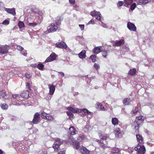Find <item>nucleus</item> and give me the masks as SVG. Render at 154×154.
Segmentation results:
<instances>
[{
    "instance_id": "obj_1",
    "label": "nucleus",
    "mask_w": 154,
    "mask_h": 154,
    "mask_svg": "<svg viewBox=\"0 0 154 154\" xmlns=\"http://www.w3.org/2000/svg\"><path fill=\"white\" fill-rule=\"evenodd\" d=\"M68 141L73 145L74 148L77 149H79L82 154H89V151L85 147H80L79 146V143L75 140L72 136H70Z\"/></svg>"
},
{
    "instance_id": "obj_2",
    "label": "nucleus",
    "mask_w": 154,
    "mask_h": 154,
    "mask_svg": "<svg viewBox=\"0 0 154 154\" xmlns=\"http://www.w3.org/2000/svg\"><path fill=\"white\" fill-rule=\"evenodd\" d=\"M61 24L59 18H57L55 21L51 23L48 28V32H55L57 29L58 26Z\"/></svg>"
},
{
    "instance_id": "obj_3",
    "label": "nucleus",
    "mask_w": 154,
    "mask_h": 154,
    "mask_svg": "<svg viewBox=\"0 0 154 154\" xmlns=\"http://www.w3.org/2000/svg\"><path fill=\"white\" fill-rule=\"evenodd\" d=\"M144 120V118L142 116H140L136 118V120L134 123V125L135 126L134 128L136 130L138 129L139 125Z\"/></svg>"
},
{
    "instance_id": "obj_4",
    "label": "nucleus",
    "mask_w": 154,
    "mask_h": 154,
    "mask_svg": "<svg viewBox=\"0 0 154 154\" xmlns=\"http://www.w3.org/2000/svg\"><path fill=\"white\" fill-rule=\"evenodd\" d=\"M134 149L137 151V154H144L146 152L144 146L143 145H140L139 144L134 148Z\"/></svg>"
},
{
    "instance_id": "obj_5",
    "label": "nucleus",
    "mask_w": 154,
    "mask_h": 154,
    "mask_svg": "<svg viewBox=\"0 0 154 154\" xmlns=\"http://www.w3.org/2000/svg\"><path fill=\"white\" fill-rule=\"evenodd\" d=\"M26 86L27 88H28V90L23 91L20 95L21 97L23 98H28L29 96V91H30L31 90L30 85L29 83H26Z\"/></svg>"
},
{
    "instance_id": "obj_6",
    "label": "nucleus",
    "mask_w": 154,
    "mask_h": 154,
    "mask_svg": "<svg viewBox=\"0 0 154 154\" xmlns=\"http://www.w3.org/2000/svg\"><path fill=\"white\" fill-rule=\"evenodd\" d=\"M44 11H34L36 16L37 17V21L40 23L42 22L43 15Z\"/></svg>"
},
{
    "instance_id": "obj_7",
    "label": "nucleus",
    "mask_w": 154,
    "mask_h": 154,
    "mask_svg": "<svg viewBox=\"0 0 154 154\" xmlns=\"http://www.w3.org/2000/svg\"><path fill=\"white\" fill-rule=\"evenodd\" d=\"M62 142V141L59 138H57L55 140L53 146V147L55 151H57L58 150Z\"/></svg>"
},
{
    "instance_id": "obj_8",
    "label": "nucleus",
    "mask_w": 154,
    "mask_h": 154,
    "mask_svg": "<svg viewBox=\"0 0 154 154\" xmlns=\"http://www.w3.org/2000/svg\"><path fill=\"white\" fill-rule=\"evenodd\" d=\"M90 14L93 17H95L98 20H101V14L99 12L94 10L91 12Z\"/></svg>"
},
{
    "instance_id": "obj_9",
    "label": "nucleus",
    "mask_w": 154,
    "mask_h": 154,
    "mask_svg": "<svg viewBox=\"0 0 154 154\" xmlns=\"http://www.w3.org/2000/svg\"><path fill=\"white\" fill-rule=\"evenodd\" d=\"M56 47L59 48L66 49L67 48V46L65 43L62 41L57 42L56 44Z\"/></svg>"
},
{
    "instance_id": "obj_10",
    "label": "nucleus",
    "mask_w": 154,
    "mask_h": 154,
    "mask_svg": "<svg viewBox=\"0 0 154 154\" xmlns=\"http://www.w3.org/2000/svg\"><path fill=\"white\" fill-rule=\"evenodd\" d=\"M56 57V55L54 53H53L47 58L45 60V63H47L53 61L55 60Z\"/></svg>"
},
{
    "instance_id": "obj_11",
    "label": "nucleus",
    "mask_w": 154,
    "mask_h": 154,
    "mask_svg": "<svg viewBox=\"0 0 154 154\" xmlns=\"http://www.w3.org/2000/svg\"><path fill=\"white\" fill-rule=\"evenodd\" d=\"M40 117L39 113L37 112L34 115L32 120L34 124H37L39 122Z\"/></svg>"
},
{
    "instance_id": "obj_12",
    "label": "nucleus",
    "mask_w": 154,
    "mask_h": 154,
    "mask_svg": "<svg viewBox=\"0 0 154 154\" xmlns=\"http://www.w3.org/2000/svg\"><path fill=\"white\" fill-rule=\"evenodd\" d=\"M127 27L131 31H135L136 30V27L134 25L130 22H128L127 23Z\"/></svg>"
},
{
    "instance_id": "obj_13",
    "label": "nucleus",
    "mask_w": 154,
    "mask_h": 154,
    "mask_svg": "<svg viewBox=\"0 0 154 154\" xmlns=\"http://www.w3.org/2000/svg\"><path fill=\"white\" fill-rule=\"evenodd\" d=\"M151 0H134V1L137 2L138 5H145L150 1Z\"/></svg>"
},
{
    "instance_id": "obj_14",
    "label": "nucleus",
    "mask_w": 154,
    "mask_h": 154,
    "mask_svg": "<svg viewBox=\"0 0 154 154\" xmlns=\"http://www.w3.org/2000/svg\"><path fill=\"white\" fill-rule=\"evenodd\" d=\"M124 41L123 39H121L119 41H116L115 43L112 45L113 47L119 46L124 44Z\"/></svg>"
},
{
    "instance_id": "obj_15",
    "label": "nucleus",
    "mask_w": 154,
    "mask_h": 154,
    "mask_svg": "<svg viewBox=\"0 0 154 154\" xmlns=\"http://www.w3.org/2000/svg\"><path fill=\"white\" fill-rule=\"evenodd\" d=\"M48 86L49 87V94L50 95H52L53 94L55 89V86L53 85H50L49 84Z\"/></svg>"
},
{
    "instance_id": "obj_16",
    "label": "nucleus",
    "mask_w": 154,
    "mask_h": 154,
    "mask_svg": "<svg viewBox=\"0 0 154 154\" xmlns=\"http://www.w3.org/2000/svg\"><path fill=\"white\" fill-rule=\"evenodd\" d=\"M17 50L20 51H23L22 52L21 54L25 56H26L27 54L26 50H24L23 48L20 45H17Z\"/></svg>"
},
{
    "instance_id": "obj_17",
    "label": "nucleus",
    "mask_w": 154,
    "mask_h": 154,
    "mask_svg": "<svg viewBox=\"0 0 154 154\" xmlns=\"http://www.w3.org/2000/svg\"><path fill=\"white\" fill-rule=\"evenodd\" d=\"M67 109L73 113H79L81 111L80 109L77 108H73L72 107H68Z\"/></svg>"
},
{
    "instance_id": "obj_18",
    "label": "nucleus",
    "mask_w": 154,
    "mask_h": 154,
    "mask_svg": "<svg viewBox=\"0 0 154 154\" xmlns=\"http://www.w3.org/2000/svg\"><path fill=\"white\" fill-rule=\"evenodd\" d=\"M114 133L116 136L121 137L122 136V133L119 128H117L114 130Z\"/></svg>"
},
{
    "instance_id": "obj_19",
    "label": "nucleus",
    "mask_w": 154,
    "mask_h": 154,
    "mask_svg": "<svg viewBox=\"0 0 154 154\" xmlns=\"http://www.w3.org/2000/svg\"><path fill=\"white\" fill-rule=\"evenodd\" d=\"M76 131V130L73 127H70L69 128V133L70 135L75 134Z\"/></svg>"
},
{
    "instance_id": "obj_20",
    "label": "nucleus",
    "mask_w": 154,
    "mask_h": 154,
    "mask_svg": "<svg viewBox=\"0 0 154 154\" xmlns=\"http://www.w3.org/2000/svg\"><path fill=\"white\" fill-rule=\"evenodd\" d=\"M136 138L137 141L140 143H143V138L141 135L138 134L136 135Z\"/></svg>"
},
{
    "instance_id": "obj_21",
    "label": "nucleus",
    "mask_w": 154,
    "mask_h": 154,
    "mask_svg": "<svg viewBox=\"0 0 154 154\" xmlns=\"http://www.w3.org/2000/svg\"><path fill=\"white\" fill-rule=\"evenodd\" d=\"M79 56L81 59L85 58L86 57V51L85 50H82L79 54Z\"/></svg>"
},
{
    "instance_id": "obj_22",
    "label": "nucleus",
    "mask_w": 154,
    "mask_h": 154,
    "mask_svg": "<svg viewBox=\"0 0 154 154\" xmlns=\"http://www.w3.org/2000/svg\"><path fill=\"white\" fill-rule=\"evenodd\" d=\"M99 137L100 139L103 140H109L110 138L108 135L106 134H101L99 135Z\"/></svg>"
},
{
    "instance_id": "obj_23",
    "label": "nucleus",
    "mask_w": 154,
    "mask_h": 154,
    "mask_svg": "<svg viewBox=\"0 0 154 154\" xmlns=\"http://www.w3.org/2000/svg\"><path fill=\"white\" fill-rule=\"evenodd\" d=\"M102 46H98L94 48L93 50V52L94 53L98 54L101 51V48Z\"/></svg>"
},
{
    "instance_id": "obj_24",
    "label": "nucleus",
    "mask_w": 154,
    "mask_h": 154,
    "mask_svg": "<svg viewBox=\"0 0 154 154\" xmlns=\"http://www.w3.org/2000/svg\"><path fill=\"white\" fill-rule=\"evenodd\" d=\"M80 112L83 113L85 115H88L91 113V112H89L88 110L85 109H80Z\"/></svg>"
},
{
    "instance_id": "obj_25",
    "label": "nucleus",
    "mask_w": 154,
    "mask_h": 154,
    "mask_svg": "<svg viewBox=\"0 0 154 154\" xmlns=\"http://www.w3.org/2000/svg\"><path fill=\"white\" fill-rule=\"evenodd\" d=\"M131 102V100L129 98H126L123 100V103L125 105H128Z\"/></svg>"
},
{
    "instance_id": "obj_26",
    "label": "nucleus",
    "mask_w": 154,
    "mask_h": 154,
    "mask_svg": "<svg viewBox=\"0 0 154 154\" xmlns=\"http://www.w3.org/2000/svg\"><path fill=\"white\" fill-rule=\"evenodd\" d=\"M112 122L113 125H117L119 124V120L116 118H113L112 119Z\"/></svg>"
},
{
    "instance_id": "obj_27",
    "label": "nucleus",
    "mask_w": 154,
    "mask_h": 154,
    "mask_svg": "<svg viewBox=\"0 0 154 154\" xmlns=\"http://www.w3.org/2000/svg\"><path fill=\"white\" fill-rule=\"evenodd\" d=\"M76 39L81 44H82L84 41V38L83 37L79 36L76 37Z\"/></svg>"
},
{
    "instance_id": "obj_28",
    "label": "nucleus",
    "mask_w": 154,
    "mask_h": 154,
    "mask_svg": "<svg viewBox=\"0 0 154 154\" xmlns=\"http://www.w3.org/2000/svg\"><path fill=\"white\" fill-rule=\"evenodd\" d=\"M136 72V69L134 68L132 69H130L129 72V74L131 75H134Z\"/></svg>"
},
{
    "instance_id": "obj_29",
    "label": "nucleus",
    "mask_w": 154,
    "mask_h": 154,
    "mask_svg": "<svg viewBox=\"0 0 154 154\" xmlns=\"http://www.w3.org/2000/svg\"><path fill=\"white\" fill-rule=\"evenodd\" d=\"M97 105L98 106V108L99 109L101 110L104 111L105 110V109L103 106L100 103H97Z\"/></svg>"
},
{
    "instance_id": "obj_30",
    "label": "nucleus",
    "mask_w": 154,
    "mask_h": 154,
    "mask_svg": "<svg viewBox=\"0 0 154 154\" xmlns=\"http://www.w3.org/2000/svg\"><path fill=\"white\" fill-rule=\"evenodd\" d=\"M13 97L14 99H15L17 101H19L21 100L20 98L21 97H20V96L19 94H15L13 95Z\"/></svg>"
},
{
    "instance_id": "obj_31",
    "label": "nucleus",
    "mask_w": 154,
    "mask_h": 154,
    "mask_svg": "<svg viewBox=\"0 0 154 154\" xmlns=\"http://www.w3.org/2000/svg\"><path fill=\"white\" fill-rule=\"evenodd\" d=\"M97 142H98V143H99L100 146L103 149H105L106 147V146H105V144L101 142V141L100 140H98Z\"/></svg>"
},
{
    "instance_id": "obj_32",
    "label": "nucleus",
    "mask_w": 154,
    "mask_h": 154,
    "mask_svg": "<svg viewBox=\"0 0 154 154\" xmlns=\"http://www.w3.org/2000/svg\"><path fill=\"white\" fill-rule=\"evenodd\" d=\"M46 117V119L48 120L52 121L54 119V117L49 114H47Z\"/></svg>"
},
{
    "instance_id": "obj_33",
    "label": "nucleus",
    "mask_w": 154,
    "mask_h": 154,
    "mask_svg": "<svg viewBox=\"0 0 154 154\" xmlns=\"http://www.w3.org/2000/svg\"><path fill=\"white\" fill-rule=\"evenodd\" d=\"M86 138V137L85 135H82L81 136H79V137H78L77 140L78 141H82L83 140H84Z\"/></svg>"
},
{
    "instance_id": "obj_34",
    "label": "nucleus",
    "mask_w": 154,
    "mask_h": 154,
    "mask_svg": "<svg viewBox=\"0 0 154 154\" xmlns=\"http://www.w3.org/2000/svg\"><path fill=\"white\" fill-rule=\"evenodd\" d=\"M113 152H112L110 154H118L119 150L118 148H114L113 150Z\"/></svg>"
},
{
    "instance_id": "obj_35",
    "label": "nucleus",
    "mask_w": 154,
    "mask_h": 154,
    "mask_svg": "<svg viewBox=\"0 0 154 154\" xmlns=\"http://www.w3.org/2000/svg\"><path fill=\"white\" fill-rule=\"evenodd\" d=\"M18 26L20 28H21L24 27V24L23 22L20 21L18 23Z\"/></svg>"
},
{
    "instance_id": "obj_36",
    "label": "nucleus",
    "mask_w": 154,
    "mask_h": 154,
    "mask_svg": "<svg viewBox=\"0 0 154 154\" xmlns=\"http://www.w3.org/2000/svg\"><path fill=\"white\" fill-rule=\"evenodd\" d=\"M2 108L3 109H6L8 107V106L5 103L2 104L0 105Z\"/></svg>"
},
{
    "instance_id": "obj_37",
    "label": "nucleus",
    "mask_w": 154,
    "mask_h": 154,
    "mask_svg": "<svg viewBox=\"0 0 154 154\" xmlns=\"http://www.w3.org/2000/svg\"><path fill=\"white\" fill-rule=\"evenodd\" d=\"M47 114L45 112H42L41 113V117L44 119H45L47 118L46 116H47Z\"/></svg>"
},
{
    "instance_id": "obj_38",
    "label": "nucleus",
    "mask_w": 154,
    "mask_h": 154,
    "mask_svg": "<svg viewBox=\"0 0 154 154\" xmlns=\"http://www.w3.org/2000/svg\"><path fill=\"white\" fill-rule=\"evenodd\" d=\"M44 67V65L42 64V63H39L37 65V67L39 69L41 70H43V68Z\"/></svg>"
},
{
    "instance_id": "obj_39",
    "label": "nucleus",
    "mask_w": 154,
    "mask_h": 154,
    "mask_svg": "<svg viewBox=\"0 0 154 154\" xmlns=\"http://www.w3.org/2000/svg\"><path fill=\"white\" fill-rule=\"evenodd\" d=\"M90 58L93 62H95L96 60V57L95 55H92L90 56Z\"/></svg>"
},
{
    "instance_id": "obj_40",
    "label": "nucleus",
    "mask_w": 154,
    "mask_h": 154,
    "mask_svg": "<svg viewBox=\"0 0 154 154\" xmlns=\"http://www.w3.org/2000/svg\"><path fill=\"white\" fill-rule=\"evenodd\" d=\"M10 14L13 16H15L16 14L15 9L14 8L10 9Z\"/></svg>"
},
{
    "instance_id": "obj_41",
    "label": "nucleus",
    "mask_w": 154,
    "mask_h": 154,
    "mask_svg": "<svg viewBox=\"0 0 154 154\" xmlns=\"http://www.w3.org/2000/svg\"><path fill=\"white\" fill-rule=\"evenodd\" d=\"M37 25V23H36L33 22V23H30L28 24V25L29 26H30L31 27H34L36 26Z\"/></svg>"
},
{
    "instance_id": "obj_42",
    "label": "nucleus",
    "mask_w": 154,
    "mask_h": 154,
    "mask_svg": "<svg viewBox=\"0 0 154 154\" xmlns=\"http://www.w3.org/2000/svg\"><path fill=\"white\" fill-rule=\"evenodd\" d=\"M136 7V4L135 3H133L131 6V10L133 11L134 10Z\"/></svg>"
},
{
    "instance_id": "obj_43",
    "label": "nucleus",
    "mask_w": 154,
    "mask_h": 154,
    "mask_svg": "<svg viewBox=\"0 0 154 154\" xmlns=\"http://www.w3.org/2000/svg\"><path fill=\"white\" fill-rule=\"evenodd\" d=\"M107 54V52L106 51H104L102 52V54L103 56L105 58L106 57V56Z\"/></svg>"
},
{
    "instance_id": "obj_44",
    "label": "nucleus",
    "mask_w": 154,
    "mask_h": 154,
    "mask_svg": "<svg viewBox=\"0 0 154 154\" xmlns=\"http://www.w3.org/2000/svg\"><path fill=\"white\" fill-rule=\"evenodd\" d=\"M125 4L129 5L133 2V0H125Z\"/></svg>"
},
{
    "instance_id": "obj_45",
    "label": "nucleus",
    "mask_w": 154,
    "mask_h": 154,
    "mask_svg": "<svg viewBox=\"0 0 154 154\" xmlns=\"http://www.w3.org/2000/svg\"><path fill=\"white\" fill-rule=\"evenodd\" d=\"M9 21L7 20H4L2 23V24L5 25H7L9 24Z\"/></svg>"
},
{
    "instance_id": "obj_46",
    "label": "nucleus",
    "mask_w": 154,
    "mask_h": 154,
    "mask_svg": "<svg viewBox=\"0 0 154 154\" xmlns=\"http://www.w3.org/2000/svg\"><path fill=\"white\" fill-rule=\"evenodd\" d=\"M0 95L2 97H4L6 95V94L5 92L2 91L0 92Z\"/></svg>"
},
{
    "instance_id": "obj_47",
    "label": "nucleus",
    "mask_w": 154,
    "mask_h": 154,
    "mask_svg": "<svg viewBox=\"0 0 154 154\" xmlns=\"http://www.w3.org/2000/svg\"><path fill=\"white\" fill-rule=\"evenodd\" d=\"M94 68L96 69H98L99 68V65L98 64H97V63H95L94 65Z\"/></svg>"
},
{
    "instance_id": "obj_48",
    "label": "nucleus",
    "mask_w": 154,
    "mask_h": 154,
    "mask_svg": "<svg viewBox=\"0 0 154 154\" xmlns=\"http://www.w3.org/2000/svg\"><path fill=\"white\" fill-rule=\"evenodd\" d=\"M138 111V109L137 108H135V109H134L132 110V112L134 114L136 113Z\"/></svg>"
},
{
    "instance_id": "obj_49",
    "label": "nucleus",
    "mask_w": 154,
    "mask_h": 154,
    "mask_svg": "<svg viewBox=\"0 0 154 154\" xmlns=\"http://www.w3.org/2000/svg\"><path fill=\"white\" fill-rule=\"evenodd\" d=\"M79 26L81 29L82 30H83L84 29V25H79Z\"/></svg>"
},
{
    "instance_id": "obj_50",
    "label": "nucleus",
    "mask_w": 154,
    "mask_h": 154,
    "mask_svg": "<svg viewBox=\"0 0 154 154\" xmlns=\"http://www.w3.org/2000/svg\"><path fill=\"white\" fill-rule=\"evenodd\" d=\"M39 154H48L47 152L45 151H40Z\"/></svg>"
},
{
    "instance_id": "obj_51",
    "label": "nucleus",
    "mask_w": 154,
    "mask_h": 154,
    "mask_svg": "<svg viewBox=\"0 0 154 154\" xmlns=\"http://www.w3.org/2000/svg\"><path fill=\"white\" fill-rule=\"evenodd\" d=\"M123 3L122 2L119 1L117 5L118 6H122L123 5Z\"/></svg>"
},
{
    "instance_id": "obj_52",
    "label": "nucleus",
    "mask_w": 154,
    "mask_h": 154,
    "mask_svg": "<svg viewBox=\"0 0 154 154\" xmlns=\"http://www.w3.org/2000/svg\"><path fill=\"white\" fill-rule=\"evenodd\" d=\"M67 114L68 116L71 117L72 116V113L71 111H70V112H67Z\"/></svg>"
},
{
    "instance_id": "obj_53",
    "label": "nucleus",
    "mask_w": 154,
    "mask_h": 154,
    "mask_svg": "<svg viewBox=\"0 0 154 154\" xmlns=\"http://www.w3.org/2000/svg\"><path fill=\"white\" fill-rule=\"evenodd\" d=\"M26 77L27 79H29L31 77L30 75L29 74L26 73L25 74Z\"/></svg>"
},
{
    "instance_id": "obj_54",
    "label": "nucleus",
    "mask_w": 154,
    "mask_h": 154,
    "mask_svg": "<svg viewBox=\"0 0 154 154\" xmlns=\"http://www.w3.org/2000/svg\"><path fill=\"white\" fill-rule=\"evenodd\" d=\"M94 21L93 20H91L88 23V24H94Z\"/></svg>"
},
{
    "instance_id": "obj_55",
    "label": "nucleus",
    "mask_w": 154,
    "mask_h": 154,
    "mask_svg": "<svg viewBox=\"0 0 154 154\" xmlns=\"http://www.w3.org/2000/svg\"><path fill=\"white\" fill-rule=\"evenodd\" d=\"M89 126L88 125H86L85 128V130L86 131H88V128H89Z\"/></svg>"
},
{
    "instance_id": "obj_56",
    "label": "nucleus",
    "mask_w": 154,
    "mask_h": 154,
    "mask_svg": "<svg viewBox=\"0 0 154 154\" xmlns=\"http://www.w3.org/2000/svg\"><path fill=\"white\" fill-rule=\"evenodd\" d=\"M69 1L70 3L72 4H74L75 3V0H69Z\"/></svg>"
},
{
    "instance_id": "obj_57",
    "label": "nucleus",
    "mask_w": 154,
    "mask_h": 154,
    "mask_svg": "<svg viewBox=\"0 0 154 154\" xmlns=\"http://www.w3.org/2000/svg\"><path fill=\"white\" fill-rule=\"evenodd\" d=\"M124 48L126 50V51L128 50L129 49L128 48V46H126L124 47Z\"/></svg>"
},
{
    "instance_id": "obj_58",
    "label": "nucleus",
    "mask_w": 154,
    "mask_h": 154,
    "mask_svg": "<svg viewBox=\"0 0 154 154\" xmlns=\"http://www.w3.org/2000/svg\"><path fill=\"white\" fill-rule=\"evenodd\" d=\"M5 11L8 13H10V8H5Z\"/></svg>"
},
{
    "instance_id": "obj_59",
    "label": "nucleus",
    "mask_w": 154,
    "mask_h": 154,
    "mask_svg": "<svg viewBox=\"0 0 154 154\" xmlns=\"http://www.w3.org/2000/svg\"><path fill=\"white\" fill-rule=\"evenodd\" d=\"M58 73L60 75H62V76H64V74L63 72H59Z\"/></svg>"
},
{
    "instance_id": "obj_60",
    "label": "nucleus",
    "mask_w": 154,
    "mask_h": 154,
    "mask_svg": "<svg viewBox=\"0 0 154 154\" xmlns=\"http://www.w3.org/2000/svg\"><path fill=\"white\" fill-rule=\"evenodd\" d=\"M31 66L32 67H35L36 66H37V65L36 64L34 63L33 64H32Z\"/></svg>"
},
{
    "instance_id": "obj_61",
    "label": "nucleus",
    "mask_w": 154,
    "mask_h": 154,
    "mask_svg": "<svg viewBox=\"0 0 154 154\" xmlns=\"http://www.w3.org/2000/svg\"><path fill=\"white\" fill-rule=\"evenodd\" d=\"M58 154H65V152L62 151H60Z\"/></svg>"
},
{
    "instance_id": "obj_62",
    "label": "nucleus",
    "mask_w": 154,
    "mask_h": 154,
    "mask_svg": "<svg viewBox=\"0 0 154 154\" xmlns=\"http://www.w3.org/2000/svg\"><path fill=\"white\" fill-rule=\"evenodd\" d=\"M102 26L104 27H106V25L105 24H102Z\"/></svg>"
},
{
    "instance_id": "obj_63",
    "label": "nucleus",
    "mask_w": 154,
    "mask_h": 154,
    "mask_svg": "<svg viewBox=\"0 0 154 154\" xmlns=\"http://www.w3.org/2000/svg\"><path fill=\"white\" fill-rule=\"evenodd\" d=\"M3 152L1 149H0V154H3Z\"/></svg>"
},
{
    "instance_id": "obj_64",
    "label": "nucleus",
    "mask_w": 154,
    "mask_h": 154,
    "mask_svg": "<svg viewBox=\"0 0 154 154\" xmlns=\"http://www.w3.org/2000/svg\"><path fill=\"white\" fill-rule=\"evenodd\" d=\"M15 119V117H13V118H11V119L12 120H14V119Z\"/></svg>"
}]
</instances>
